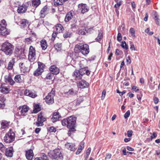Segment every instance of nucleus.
<instances>
[{"label": "nucleus", "instance_id": "13d9d810", "mask_svg": "<svg viewBox=\"0 0 160 160\" xmlns=\"http://www.w3.org/2000/svg\"><path fill=\"white\" fill-rule=\"evenodd\" d=\"M84 143H85L84 142H81L79 148V149H81V150H82L84 147Z\"/></svg>", "mask_w": 160, "mask_h": 160}, {"label": "nucleus", "instance_id": "20e7f679", "mask_svg": "<svg viewBox=\"0 0 160 160\" xmlns=\"http://www.w3.org/2000/svg\"><path fill=\"white\" fill-rule=\"evenodd\" d=\"M49 156L53 159H62L63 158V156L60 149H55L51 152L49 153Z\"/></svg>", "mask_w": 160, "mask_h": 160}, {"label": "nucleus", "instance_id": "8fccbe9b", "mask_svg": "<svg viewBox=\"0 0 160 160\" xmlns=\"http://www.w3.org/2000/svg\"><path fill=\"white\" fill-rule=\"evenodd\" d=\"M122 39V36L121 33H118L117 36V40L120 42L121 41Z\"/></svg>", "mask_w": 160, "mask_h": 160}, {"label": "nucleus", "instance_id": "aec40b11", "mask_svg": "<svg viewBox=\"0 0 160 160\" xmlns=\"http://www.w3.org/2000/svg\"><path fill=\"white\" fill-rule=\"evenodd\" d=\"M41 46L42 50H45L47 47V42L45 39L42 40L41 42Z\"/></svg>", "mask_w": 160, "mask_h": 160}, {"label": "nucleus", "instance_id": "69168bd1", "mask_svg": "<svg viewBox=\"0 0 160 160\" xmlns=\"http://www.w3.org/2000/svg\"><path fill=\"white\" fill-rule=\"evenodd\" d=\"M91 151V148H88L86 150V155H89L90 154Z\"/></svg>", "mask_w": 160, "mask_h": 160}, {"label": "nucleus", "instance_id": "5701e85b", "mask_svg": "<svg viewBox=\"0 0 160 160\" xmlns=\"http://www.w3.org/2000/svg\"><path fill=\"white\" fill-rule=\"evenodd\" d=\"M56 30L58 33H60L62 32L64 28L63 26L61 24H58L56 26Z\"/></svg>", "mask_w": 160, "mask_h": 160}, {"label": "nucleus", "instance_id": "c03bdc74", "mask_svg": "<svg viewBox=\"0 0 160 160\" xmlns=\"http://www.w3.org/2000/svg\"><path fill=\"white\" fill-rule=\"evenodd\" d=\"M53 74L52 73H49L46 75L45 79H51L53 77Z\"/></svg>", "mask_w": 160, "mask_h": 160}, {"label": "nucleus", "instance_id": "774afa93", "mask_svg": "<svg viewBox=\"0 0 160 160\" xmlns=\"http://www.w3.org/2000/svg\"><path fill=\"white\" fill-rule=\"evenodd\" d=\"M31 39L30 38H28L26 39L25 42L26 43H27V44H29L31 43Z\"/></svg>", "mask_w": 160, "mask_h": 160}, {"label": "nucleus", "instance_id": "39448f33", "mask_svg": "<svg viewBox=\"0 0 160 160\" xmlns=\"http://www.w3.org/2000/svg\"><path fill=\"white\" fill-rule=\"evenodd\" d=\"M15 134L11 129L6 133L4 137V140L6 143H10L13 142L15 139Z\"/></svg>", "mask_w": 160, "mask_h": 160}, {"label": "nucleus", "instance_id": "ddd939ff", "mask_svg": "<svg viewBox=\"0 0 160 160\" xmlns=\"http://www.w3.org/2000/svg\"><path fill=\"white\" fill-rule=\"evenodd\" d=\"M18 24L22 28H27L29 25L28 21L25 19H22L18 23Z\"/></svg>", "mask_w": 160, "mask_h": 160}, {"label": "nucleus", "instance_id": "0e129e2a", "mask_svg": "<svg viewBox=\"0 0 160 160\" xmlns=\"http://www.w3.org/2000/svg\"><path fill=\"white\" fill-rule=\"evenodd\" d=\"M157 136V134L155 132H154L152 134V135L151 136V139L153 138H155Z\"/></svg>", "mask_w": 160, "mask_h": 160}, {"label": "nucleus", "instance_id": "cd10ccee", "mask_svg": "<svg viewBox=\"0 0 160 160\" xmlns=\"http://www.w3.org/2000/svg\"><path fill=\"white\" fill-rule=\"evenodd\" d=\"M72 13L70 12H69L66 16V17L65 18V21L66 22H68L72 18Z\"/></svg>", "mask_w": 160, "mask_h": 160}, {"label": "nucleus", "instance_id": "680f3d73", "mask_svg": "<svg viewBox=\"0 0 160 160\" xmlns=\"http://www.w3.org/2000/svg\"><path fill=\"white\" fill-rule=\"evenodd\" d=\"M122 53V52L119 49H117L116 50V54L117 55H118L121 54Z\"/></svg>", "mask_w": 160, "mask_h": 160}, {"label": "nucleus", "instance_id": "4be33fe9", "mask_svg": "<svg viewBox=\"0 0 160 160\" xmlns=\"http://www.w3.org/2000/svg\"><path fill=\"white\" fill-rule=\"evenodd\" d=\"M65 146L66 147L68 148L69 149H70L71 151H74L75 150V148L74 147L75 145L73 144L67 143L66 144H65Z\"/></svg>", "mask_w": 160, "mask_h": 160}, {"label": "nucleus", "instance_id": "f704fd0d", "mask_svg": "<svg viewBox=\"0 0 160 160\" xmlns=\"http://www.w3.org/2000/svg\"><path fill=\"white\" fill-rule=\"evenodd\" d=\"M78 91L76 90H74L73 89H70L68 92L67 93L69 95H75L77 94Z\"/></svg>", "mask_w": 160, "mask_h": 160}, {"label": "nucleus", "instance_id": "79ce46f5", "mask_svg": "<svg viewBox=\"0 0 160 160\" xmlns=\"http://www.w3.org/2000/svg\"><path fill=\"white\" fill-rule=\"evenodd\" d=\"M46 11H41L40 13V18H43L45 17L46 14Z\"/></svg>", "mask_w": 160, "mask_h": 160}, {"label": "nucleus", "instance_id": "1a4fd4ad", "mask_svg": "<svg viewBox=\"0 0 160 160\" xmlns=\"http://www.w3.org/2000/svg\"><path fill=\"white\" fill-rule=\"evenodd\" d=\"M10 91V87L5 84H2L0 87V92L4 94H7Z\"/></svg>", "mask_w": 160, "mask_h": 160}, {"label": "nucleus", "instance_id": "de8ad7c7", "mask_svg": "<svg viewBox=\"0 0 160 160\" xmlns=\"http://www.w3.org/2000/svg\"><path fill=\"white\" fill-rule=\"evenodd\" d=\"M37 122H36V125L38 127L42 126L43 125V123L42 122H41L40 120L39 119V120H37Z\"/></svg>", "mask_w": 160, "mask_h": 160}, {"label": "nucleus", "instance_id": "3c124183", "mask_svg": "<svg viewBox=\"0 0 160 160\" xmlns=\"http://www.w3.org/2000/svg\"><path fill=\"white\" fill-rule=\"evenodd\" d=\"M130 115V111L129 110L125 114L124 117L125 118H128Z\"/></svg>", "mask_w": 160, "mask_h": 160}, {"label": "nucleus", "instance_id": "f257e3e1", "mask_svg": "<svg viewBox=\"0 0 160 160\" xmlns=\"http://www.w3.org/2000/svg\"><path fill=\"white\" fill-rule=\"evenodd\" d=\"M76 122V118L71 116L64 119L62 121V123L63 126H66L69 128L68 134L70 136L72 133L76 131L75 129Z\"/></svg>", "mask_w": 160, "mask_h": 160}, {"label": "nucleus", "instance_id": "0eeeda50", "mask_svg": "<svg viewBox=\"0 0 160 160\" xmlns=\"http://www.w3.org/2000/svg\"><path fill=\"white\" fill-rule=\"evenodd\" d=\"M80 66L81 69L80 71L76 70L75 71L73 74V76L74 77L76 80L79 79L81 78L82 75L85 74L84 72H82V71H83V69L85 68L84 66H81L82 62H80Z\"/></svg>", "mask_w": 160, "mask_h": 160}, {"label": "nucleus", "instance_id": "f8f14e48", "mask_svg": "<svg viewBox=\"0 0 160 160\" xmlns=\"http://www.w3.org/2000/svg\"><path fill=\"white\" fill-rule=\"evenodd\" d=\"M4 80L6 83H9L11 85H13L15 83V82L13 80L9 74L5 76Z\"/></svg>", "mask_w": 160, "mask_h": 160}, {"label": "nucleus", "instance_id": "473e14b6", "mask_svg": "<svg viewBox=\"0 0 160 160\" xmlns=\"http://www.w3.org/2000/svg\"><path fill=\"white\" fill-rule=\"evenodd\" d=\"M43 71H42V69L41 70L38 68L37 70L34 72L33 73V75L35 76H38L39 75H41V73Z\"/></svg>", "mask_w": 160, "mask_h": 160}, {"label": "nucleus", "instance_id": "a878e982", "mask_svg": "<svg viewBox=\"0 0 160 160\" xmlns=\"http://www.w3.org/2000/svg\"><path fill=\"white\" fill-rule=\"evenodd\" d=\"M15 63V58H12L9 62L8 66V70H12V68L13 65Z\"/></svg>", "mask_w": 160, "mask_h": 160}, {"label": "nucleus", "instance_id": "2eb2a0df", "mask_svg": "<svg viewBox=\"0 0 160 160\" xmlns=\"http://www.w3.org/2000/svg\"><path fill=\"white\" fill-rule=\"evenodd\" d=\"M49 70L52 74L57 75L59 72V68L54 65L51 66L49 68Z\"/></svg>", "mask_w": 160, "mask_h": 160}, {"label": "nucleus", "instance_id": "f03ea898", "mask_svg": "<svg viewBox=\"0 0 160 160\" xmlns=\"http://www.w3.org/2000/svg\"><path fill=\"white\" fill-rule=\"evenodd\" d=\"M14 46L10 43L5 42L2 45L1 50L7 55L11 56L13 53Z\"/></svg>", "mask_w": 160, "mask_h": 160}, {"label": "nucleus", "instance_id": "e433bc0d", "mask_svg": "<svg viewBox=\"0 0 160 160\" xmlns=\"http://www.w3.org/2000/svg\"><path fill=\"white\" fill-rule=\"evenodd\" d=\"M99 33L98 34V36L97 38L95 39L96 41H99L102 39V34L100 31H98Z\"/></svg>", "mask_w": 160, "mask_h": 160}, {"label": "nucleus", "instance_id": "423d86ee", "mask_svg": "<svg viewBox=\"0 0 160 160\" xmlns=\"http://www.w3.org/2000/svg\"><path fill=\"white\" fill-rule=\"evenodd\" d=\"M55 89L53 88L51 92L44 99L47 104H50L54 102L53 97L55 96Z\"/></svg>", "mask_w": 160, "mask_h": 160}, {"label": "nucleus", "instance_id": "9d476101", "mask_svg": "<svg viewBox=\"0 0 160 160\" xmlns=\"http://www.w3.org/2000/svg\"><path fill=\"white\" fill-rule=\"evenodd\" d=\"M24 94L25 95L28 96L33 98H35L37 96L35 91L27 89L25 90Z\"/></svg>", "mask_w": 160, "mask_h": 160}, {"label": "nucleus", "instance_id": "4d7b16f0", "mask_svg": "<svg viewBox=\"0 0 160 160\" xmlns=\"http://www.w3.org/2000/svg\"><path fill=\"white\" fill-rule=\"evenodd\" d=\"M58 33L57 32H53L52 34V40H53L54 39V38L56 37L57 34Z\"/></svg>", "mask_w": 160, "mask_h": 160}, {"label": "nucleus", "instance_id": "bb28decb", "mask_svg": "<svg viewBox=\"0 0 160 160\" xmlns=\"http://www.w3.org/2000/svg\"><path fill=\"white\" fill-rule=\"evenodd\" d=\"M41 110V108L38 104H36L34 106L33 112L34 113H37Z\"/></svg>", "mask_w": 160, "mask_h": 160}, {"label": "nucleus", "instance_id": "6e6552de", "mask_svg": "<svg viewBox=\"0 0 160 160\" xmlns=\"http://www.w3.org/2000/svg\"><path fill=\"white\" fill-rule=\"evenodd\" d=\"M36 50L35 48L30 46L29 48L28 59L31 62H33L35 60L36 56Z\"/></svg>", "mask_w": 160, "mask_h": 160}, {"label": "nucleus", "instance_id": "603ef678", "mask_svg": "<svg viewBox=\"0 0 160 160\" xmlns=\"http://www.w3.org/2000/svg\"><path fill=\"white\" fill-rule=\"evenodd\" d=\"M61 44L60 43H57L54 46V47L56 48V49H57L58 48H61Z\"/></svg>", "mask_w": 160, "mask_h": 160}, {"label": "nucleus", "instance_id": "4468645a", "mask_svg": "<svg viewBox=\"0 0 160 160\" xmlns=\"http://www.w3.org/2000/svg\"><path fill=\"white\" fill-rule=\"evenodd\" d=\"M77 86L78 88H84L88 87V83L84 80H81L77 83Z\"/></svg>", "mask_w": 160, "mask_h": 160}, {"label": "nucleus", "instance_id": "c9c22d12", "mask_svg": "<svg viewBox=\"0 0 160 160\" xmlns=\"http://www.w3.org/2000/svg\"><path fill=\"white\" fill-rule=\"evenodd\" d=\"M62 1H63V0H54V5L56 6L59 5H62Z\"/></svg>", "mask_w": 160, "mask_h": 160}, {"label": "nucleus", "instance_id": "2f4dec72", "mask_svg": "<svg viewBox=\"0 0 160 160\" xmlns=\"http://www.w3.org/2000/svg\"><path fill=\"white\" fill-rule=\"evenodd\" d=\"M34 160H48L47 156L43 153L42 156L39 158H35Z\"/></svg>", "mask_w": 160, "mask_h": 160}, {"label": "nucleus", "instance_id": "49530a36", "mask_svg": "<svg viewBox=\"0 0 160 160\" xmlns=\"http://www.w3.org/2000/svg\"><path fill=\"white\" fill-rule=\"evenodd\" d=\"M130 33L131 35L133 37H135V31L134 29L133 28H131L130 29Z\"/></svg>", "mask_w": 160, "mask_h": 160}, {"label": "nucleus", "instance_id": "338daca9", "mask_svg": "<svg viewBox=\"0 0 160 160\" xmlns=\"http://www.w3.org/2000/svg\"><path fill=\"white\" fill-rule=\"evenodd\" d=\"M106 157L105 158V159H110L112 155L111 154L107 153L106 154Z\"/></svg>", "mask_w": 160, "mask_h": 160}, {"label": "nucleus", "instance_id": "72a5a7b5", "mask_svg": "<svg viewBox=\"0 0 160 160\" xmlns=\"http://www.w3.org/2000/svg\"><path fill=\"white\" fill-rule=\"evenodd\" d=\"M87 28H84L82 29L79 30L78 31V34L79 35H84L86 34V32H87Z\"/></svg>", "mask_w": 160, "mask_h": 160}, {"label": "nucleus", "instance_id": "c756f323", "mask_svg": "<svg viewBox=\"0 0 160 160\" xmlns=\"http://www.w3.org/2000/svg\"><path fill=\"white\" fill-rule=\"evenodd\" d=\"M79 10H88L86 8V5L84 4H80L78 5Z\"/></svg>", "mask_w": 160, "mask_h": 160}, {"label": "nucleus", "instance_id": "6e6d98bb", "mask_svg": "<svg viewBox=\"0 0 160 160\" xmlns=\"http://www.w3.org/2000/svg\"><path fill=\"white\" fill-rule=\"evenodd\" d=\"M106 94V91L105 90H104L102 91V92L101 97L102 100H103Z\"/></svg>", "mask_w": 160, "mask_h": 160}, {"label": "nucleus", "instance_id": "6ab92c4d", "mask_svg": "<svg viewBox=\"0 0 160 160\" xmlns=\"http://www.w3.org/2000/svg\"><path fill=\"white\" fill-rule=\"evenodd\" d=\"M61 117V116L59 115V112H56L53 113L51 119L52 121L54 122L58 121Z\"/></svg>", "mask_w": 160, "mask_h": 160}, {"label": "nucleus", "instance_id": "9b49d317", "mask_svg": "<svg viewBox=\"0 0 160 160\" xmlns=\"http://www.w3.org/2000/svg\"><path fill=\"white\" fill-rule=\"evenodd\" d=\"M18 109L20 110V115L24 116L25 115V113L28 112L29 110V108L26 105H23L22 106H20L19 107Z\"/></svg>", "mask_w": 160, "mask_h": 160}, {"label": "nucleus", "instance_id": "e2e57ef3", "mask_svg": "<svg viewBox=\"0 0 160 160\" xmlns=\"http://www.w3.org/2000/svg\"><path fill=\"white\" fill-rule=\"evenodd\" d=\"M23 62H20L19 64V66L21 69V70L22 71V69L24 68V66H23Z\"/></svg>", "mask_w": 160, "mask_h": 160}, {"label": "nucleus", "instance_id": "5fc2aeb1", "mask_svg": "<svg viewBox=\"0 0 160 160\" xmlns=\"http://www.w3.org/2000/svg\"><path fill=\"white\" fill-rule=\"evenodd\" d=\"M49 131L51 132H55L56 131V129L53 127H50L49 129Z\"/></svg>", "mask_w": 160, "mask_h": 160}, {"label": "nucleus", "instance_id": "b1692460", "mask_svg": "<svg viewBox=\"0 0 160 160\" xmlns=\"http://www.w3.org/2000/svg\"><path fill=\"white\" fill-rule=\"evenodd\" d=\"M9 122L3 120L1 123V129H3L7 127L9 125Z\"/></svg>", "mask_w": 160, "mask_h": 160}, {"label": "nucleus", "instance_id": "7c9ffc66", "mask_svg": "<svg viewBox=\"0 0 160 160\" xmlns=\"http://www.w3.org/2000/svg\"><path fill=\"white\" fill-rule=\"evenodd\" d=\"M152 16L155 20L156 23L158 25L159 24V16L156 12H155L154 14L152 15Z\"/></svg>", "mask_w": 160, "mask_h": 160}, {"label": "nucleus", "instance_id": "bf43d9fd", "mask_svg": "<svg viewBox=\"0 0 160 160\" xmlns=\"http://www.w3.org/2000/svg\"><path fill=\"white\" fill-rule=\"evenodd\" d=\"M132 130L128 131L127 132V136L128 137H131L132 135Z\"/></svg>", "mask_w": 160, "mask_h": 160}, {"label": "nucleus", "instance_id": "09e8293b", "mask_svg": "<svg viewBox=\"0 0 160 160\" xmlns=\"http://www.w3.org/2000/svg\"><path fill=\"white\" fill-rule=\"evenodd\" d=\"M83 100V98L82 97H80L78 98L77 102V104L79 105L81 102H82Z\"/></svg>", "mask_w": 160, "mask_h": 160}, {"label": "nucleus", "instance_id": "37998d69", "mask_svg": "<svg viewBox=\"0 0 160 160\" xmlns=\"http://www.w3.org/2000/svg\"><path fill=\"white\" fill-rule=\"evenodd\" d=\"M6 148H7L4 146L2 143L0 142V149L2 152H4Z\"/></svg>", "mask_w": 160, "mask_h": 160}, {"label": "nucleus", "instance_id": "ea45409f", "mask_svg": "<svg viewBox=\"0 0 160 160\" xmlns=\"http://www.w3.org/2000/svg\"><path fill=\"white\" fill-rule=\"evenodd\" d=\"M122 47L125 49H127L128 48V46L127 45L126 42L124 41H122L121 45Z\"/></svg>", "mask_w": 160, "mask_h": 160}, {"label": "nucleus", "instance_id": "58836bf2", "mask_svg": "<svg viewBox=\"0 0 160 160\" xmlns=\"http://www.w3.org/2000/svg\"><path fill=\"white\" fill-rule=\"evenodd\" d=\"M71 33L69 32L66 31L63 34V37L64 38H68L70 37Z\"/></svg>", "mask_w": 160, "mask_h": 160}, {"label": "nucleus", "instance_id": "a211bd4d", "mask_svg": "<svg viewBox=\"0 0 160 160\" xmlns=\"http://www.w3.org/2000/svg\"><path fill=\"white\" fill-rule=\"evenodd\" d=\"M34 156L33 151L31 149H30L27 151L26 152V157L28 160H32Z\"/></svg>", "mask_w": 160, "mask_h": 160}, {"label": "nucleus", "instance_id": "c85d7f7f", "mask_svg": "<svg viewBox=\"0 0 160 160\" xmlns=\"http://www.w3.org/2000/svg\"><path fill=\"white\" fill-rule=\"evenodd\" d=\"M40 0H33L32 1V4L33 6L36 8L40 4Z\"/></svg>", "mask_w": 160, "mask_h": 160}, {"label": "nucleus", "instance_id": "a18cd8bd", "mask_svg": "<svg viewBox=\"0 0 160 160\" xmlns=\"http://www.w3.org/2000/svg\"><path fill=\"white\" fill-rule=\"evenodd\" d=\"M7 25L6 22L4 19H3L1 21V23L0 24L1 27V26L6 27Z\"/></svg>", "mask_w": 160, "mask_h": 160}, {"label": "nucleus", "instance_id": "4c0bfd02", "mask_svg": "<svg viewBox=\"0 0 160 160\" xmlns=\"http://www.w3.org/2000/svg\"><path fill=\"white\" fill-rule=\"evenodd\" d=\"M38 68L41 70L42 69V71L43 72L44 71L43 69L44 68L45 66L44 64L40 62H38Z\"/></svg>", "mask_w": 160, "mask_h": 160}, {"label": "nucleus", "instance_id": "f3484780", "mask_svg": "<svg viewBox=\"0 0 160 160\" xmlns=\"http://www.w3.org/2000/svg\"><path fill=\"white\" fill-rule=\"evenodd\" d=\"M9 32L5 27L1 26L0 28V34L5 36L9 34Z\"/></svg>", "mask_w": 160, "mask_h": 160}, {"label": "nucleus", "instance_id": "393cba45", "mask_svg": "<svg viewBox=\"0 0 160 160\" xmlns=\"http://www.w3.org/2000/svg\"><path fill=\"white\" fill-rule=\"evenodd\" d=\"M28 3H25V4H23L21 5L20 4V6L18 8H17V10H22L23 9L24 10H27V9H28Z\"/></svg>", "mask_w": 160, "mask_h": 160}, {"label": "nucleus", "instance_id": "412c9836", "mask_svg": "<svg viewBox=\"0 0 160 160\" xmlns=\"http://www.w3.org/2000/svg\"><path fill=\"white\" fill-rule=\"evenodd\" d=\"M14 80L15 82L18 83H21L23 82V79L21 78L20 75H17L14 77Z\"/></svg>", "mask_w": 160, "mask_h": 160}, {"label": "nucleus", "instance_id": "dca6fc26", "mask_svg": "<svg viewBox=\"0 0 160 160\" xmlns=\"http://www.w3.org/2000/svg\"><path fill=\"white\" fill-rule=\"evenodd\" d=\"M5 154L6 156L10 157H12L13 156V148L12 147H10L9 148H7L5 150Z\"/></svg>", "mask_w": 160, "mask_h": 160}, {"label": "nucleus", "instance_id": "052dcab7", "mask_svg": "<svg viewBox=\"0 0 160 160\" xmlns=\"http://www.w3.org/2000/svg\"><path fill=\"white\" fill-rule=\"evenodd\" d=\"M6 100L5 98H4V97L0 94V101L3 102H4Z\"/></svg>", "mask_w": 160, "mask_h": 160}, {"label": "nucleus", "instance_id": "864d4df0", "mask_svg": "<svg viewBox=\"0 0 160 160\" xmlns=\"http://www.w3.org/2000/svg\"><path fill=\"white\" fill-rule=\"evenodd\" d=\"M20 2L19 1H16L13 4V7H17L18 8L20 6Z\"/></svg>", "mask_w": 160, "mask_h": 160}, {"label": "nucleus", "instance_id": "7ed1b4c3", "mask_svg": "<svg viewBox=\"0 0 160 160\" xmlns=\"http://www.w3.org/2000/svg\"><path fill=\"white\" fill-rule=\"evenodd\" d=\"M74 50L76 53L80 52L84 55L88 54L89 52V46L87 44H77L75 45Z\"/></svg>", "mask_w": 160, "mask_h": 160}, {"label": "nucleus", "instance_id": "a19ab883", "mask_svg": "<svg viewBox=\"0 0 160 160\" xmlns=\"http://www.w3.org/2000/svg\"><path fill=\"white\" fill-rule=\"evenodd\" d=\"M39 119L40 120L41 122H42L43 123L46 120L45 118L43 117L41 113L38 115V120H39Z\"/></svg>", "mask_w": 160, "mask_h": 160}]
</instances>
